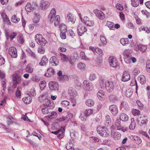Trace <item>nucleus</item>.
Masks as SVG:
<instances>
[{"label":"nucleus","mask_w":150,"mask_h":150,"mask_svg":"<svg viewBox=\"0 0 150 150\" xmlns=\"http://www.w3.org/2000/svg\"><path fill=\"white\" fill-rule=\"evenodd\" d=\"M48 59L44 56L42 57L40 64L41 66L45 65L48 63Z\"/></svg>","instance_id":"nucleus-35"},{"label":"nucleus","mask_w":150,"mask_h":150,"mask_svg":"<svg viewBox=\"0 0 150 150\" xmlns=\"http://www.w3.org/2000/svg\"><path fill=\"white\" fill-rule=\"evenodd\" d=\"M67 32H61L60 36L61 38L62 39H65L66 38V33Z\"/></svg>","instance_id":"nucleus-62"},{"label":"nucleus","mask_w":150,"mask_h":150,"mask_svg":"<svg viewBox=\"0 0 150 150\" xmlns=\"http://www.w3.org/2000/svg\"><path fill=\"white\" fill-rule=\"evenodd\" d=\"M71 79L77 86H80L81 83L78 80V78L76 75H73L71 76Z\"/></svg>","instance_id":"nucleus-37"},{"label":"nucleus","mask_w":150,"mask_h":150,"mask_svg":"<svg viewBox=\"0 0 150 150\" xmlns=\"http://www.w3.org/2000/svg\"><path fill=\"white\" fill-rule=\"evenodd\" d=\"M30 79L33 82H38L40 80V79L36 74L33 75L31 78Z\"/></svg>","instance_id":"nucleus-40"},{"label":"nucleus","mask_w":150,"mask_h":150,"mask_svg":"<svg viewBox=\"0 0 150 150\" xmlns=\"http://www.w3.org/2000/svg\"><path fill=\"white\" fill-rule=\"evenodd\" d=\"M65 129L63 127H61L59 129V133L58 134L57 137L59 139L63 138L64 135Z\"/></svg>","instance_id":"nucleus-32"},{"label":"nucleus","mask_w":150,"mask_h":150,"mask_svg":"<svg viewBox=\"0 0 150 150\" xmlns=\"http://www.w3.org/2000/svg\"><path fill=\"white\" fill-rule=\"evenodd\" d=\"M93 112V111L92 109H88L86 110L84 112V114L86 117H87Z\"/></svg>","instance_id":"nucleus-47"},{"label":"nucleus","mask_w":150,"mask_h":150,"mask_svg":"<svg viewBox=\"0 0 150 150\" xmlns=\"http://www.w3.org/2000/svg\"><path fill=\"white\" fill-rule=\"evenodd\" d=\"M120 42L122 45H125L129 43V41L127 38H122L120 40Z\"/></svg>","instance_id":"nucleus-44"},{"label":"nucleus","mask_w":150,"mask_h":150,"mask_svg":"<svg viewBox=\"0 0 150 150\" xmlns=\"http://www.w3.org/2000/svg\"><path fill=\"white\" fill-rule=\"evenodd\" d=\"M1 17L3 21L7 24H9L10 22V21L6 13L2 12L1 13Z\"/></svg>","instance_id":"nucleus-25"},{"label":"nucleus","mask_w":150,"mask_h":150,"mask_svg":"<svg viewBox=\"0 0 150 150\" xmlns=\"http://www.w3.org/2000/svg\"><path fill=\"white\" fill-rule=\"evenodd\" d=\"M131 5L134 7H137L140 4H142L144 0H131Z\"/></svg>","instance_id":"nucleus-21"},{"label":"nucleus","mask_w":150,"mask_h":150,"mask_svg":"<svg viewBox=\"0 0 150 150\" xmlns=\"http://www.w3.org/2000/svg\"><path fill=\"white\" fill-rule=\"evenodd\" d=\"M16 96L18 98H20L21 96V92L18 88L16 93Z\"/></svg>","instance_id":"nucleus-64"},{"label":"nucleus","mask_w":150,"mask_h":150,"mask_svg":"<svg viewBox=\"0 0 150 150\" xmlns=\"http://www.w3.org/2000/svg\"><path fill=\"white\" fill-rule=\"evenodd\" d=\"M132 74L134 75H137L140 73V70L138 68H135L132 71Z\"/></svg>","instance_id":"nucleus-57"},{"label":"nucleus","mask_w":150,"mask_h":150,"mask_svg":"<svg viewBox=\"0 0 150 150\" xmlns=\"http://www.w3.org/2000/svg\"><path fill=\"white\" fill-rule=\"evenodd\" d=\"M11 21L13 23H16L20 21V19L16 15H14L12 16L11 18Z\"/></svg>","instance_id":"nucleus-45"},{"label":"nucleus","mask_w":150,"mask_h":150,"mask_svg":"<svg viewBox=\"0 0 150 150\" xmlns=\"http://www.w3.org/2000/svg\"><path fill=\"white\" fill-rule=\"evenodd\" d=\"M40 89L43 90L46 86V82L44 81H40Z\"/></svg>","instance_id":"nucleus-49"},{"label":"nucleus","mask_w":150,"mask_h":150,"mask_svg":"<svg viewBox=\"0 0 150 150\" xmlns=\"http://www.w3.org/2000/svg\"><path fill=\"white\" fill-rule=\"evenodd\" d=\"M109 110L112 114L115 115L118 113V110L117 107L115 105H111L109 107Z\"/></svg>","instance_id":"nucleus-14"},{"label":"nucleus","mask_w":150,"mask_h":150,"mask_svg":"<svg viewBox=\"0 0 150 150\" xmlns=\"http://www.w3.org/2000/svg\"><path fill=\"white\" fill-rule=\"evenodd\" d=\"M132 91L129 89L127 90L125 92L126 96L128 97H129L132 95Z\"/></svg>","instance_id":"nucleus-61"},{"label":"nucleus","mask_w":150,"mask_h":150,"mask_svg":"<svg viewBox=\"0 0 150 150\" xmlns=\"http://www.w3.org/2000/svg\"><path fill=\"white\" fill-rule=\"evenodd\" d=\"M94 104V101L91 99H88L86 101V104L88 106H92Z\"/></svg>","instance_id":"nucleus-48"},{"label":"nucleus","mask_w":150,"mask_h":150,"mask_svg":"<svg viewBox=\"0 0 150 150\" xmlns=\"http://www.w3.org/2000/svg\"><path fill=\"white\" fill-rule=\"evenodd\" d=\"M17 40L20 44H23L24 42V40L22 34H18L17 37Z\"/></svg>","instance_id":"nucleus-43"},{"label":"nucleus","mask_w":150,"mask_h":150,"mask_svg":"<svg viewBox=\"0 0 150 150\" xmlns=\"http://www.w3.org/2000/svg\"><path fill=\"white\" fill-rule=\"evenodd\" d=\"M68 91L71 97V98H72L74 100H75V99H74L73 98L75 97L77 95V93L76 91L73 90L72 88L70 87L68 90Z\"/></svg>","instance_id":"nucleus-23"},{"label":"nucleus","mask_w":150,"mask_h":150,"mask_svg":"<svg viewBox=\"0 0 150 150\" xmlns=\"http://www.w3.org/2000/svg\"><path fill=\"white\" fill-rule=\"evenodd\" d=\"M117 129L119 130H121L122 132H124L127 131V129L126 127L122 126L121 125L120 127L119 128H118Z\"/></svg>","instance_id":"nucleus-56"},{"label":"nucleus","mask_w":150,"mask_h":150,"mask_svg":"<svg viewBox=\"0 0 150 150\" xmlns=\"http://www.w3.org/2000/svg\"><path fill=\"white\" fill-rule=\"evenodd\" d=\"M106 84L105 88L107 91L109 92H112L114 89V86L112 81H107Z\"/></svg>","instance_id":"nucleus-7"},{"label":"nucleus","mask_w":150,"mask_h":150,"mask_svg":"<svg viewBox=\"0 0 150 150\" xmlns=\"http://www.w3.org/2000/svg\"><path fill=\"white\" fill-rule=\"evenodd\" d=\"M5 34L7 39H10L11 40H12L15 38V37L16 36L17 34L16 32H13L9 33L6 32L5 33Z\"/></svg>","instance_id":"nucleus-17"},{"label":"nucleus","mask_w":150,"mask_h":150,"mask_svg":"<svg viewBox=\"0 0 150 150\" xmlns=\"http://www.w3.org/2000/svg\"><path fill=\"white\" fill-rule=\"evenodd\" d=\"M105 26L108 27L110 30H114V24L110 21H107Z\"/></svg>","instance_id":"nucleus-34"},{"label":"nucleus","mask_w":150,"mask_h":150,"mask_svg":"<svg viewBox=\"0 0 150 150\" xmlns=\"http://www.w3.org/2000/svg\"><path fill=\"white\" fill-rule=\"evenodd\" d=\"M50 5V3L47 1H42L40 4V7L42 9H47Z\"/></svg>","instance_id":"nucleus-19"},{"label":"nucleus","mask_w":150,"mask_h":150,"mask_svg":"<svg viewBox=\"0 0 150 150\" xmlns=\"http://www.w3.org/2000/svg\"><path fill=\"white\" fill-rule=\"evenodd\" d=\"M22 100L23 102L26 104H29L32 101L31 98L29 96L24 97Z\"/></svg>","instance_id":"nucleus-39"},{"label":"nucleus","mask_w":150,"mask_h":150,"mask_svg":"<svg viewBox=\"0 0 150 150\" xmlns=\"http://www.w3.org/2000/svg\"><path fill=\"white\" fill-rule=\"evenodd\" d=\"M9 54L13 57L16 58L17 57V51L14 47H12L9 49Z\"/></svg>","instance_id":"nucleus-10"},{"label":"nucleus","mask_w":150,"mask_h":150,"mask_svg":"<svg viewBox=\"0 0 150 150\" xmlns=\"http://www.w3.org/2000/svg\"><path fill=\"white\" fill-rule=\"evenodd\" d=\"M120 119L122 121L126 122L128 121L129 117L125 114L122 113L120 115Z\"/></svg>","instance_id":"nucleus-30"},{"label":"nucleus","mask_w":150,"mask_h":150,"mask_svg":"<svg viewBox=\"0 0 150 150\" xmlns=\"http://www.w3.org/2000/svg\"><path fill=\"white\" fill-rule=\"evenodd\" d=\"M112 136L115 140H117L120 138L121 134L119 132H115L114 133H112L111 134Z\"/></svg>","instance_id":"nucleus-36"},{"label":"nucleus","mask_w":150,"mask_h":150,"mask_svg":"<svg viewBox=\"0 0 150 150\" xmlns=\"http://www.w3.org/2000/svg\"><path fill=\"white\" fill-rule=\"evenodd\" d=\"M136 123L134 119L132 118L131 119V123L129 126V129L132 130H134L135 128Z\"/></svg>","instance_id":"nucleus-33"},{"label":"nucleus","mask_w":150,"mask_h":150,"mask_svg":"<svg viewBox=\"0 0 150 150\" xmlns=\"http://www.w3.org/2000/svg\"><path fill=\"white\" fill-rule=\"evenodd\" d=\"M35 38L36 43L40 45L44 46L48 43L43 36L41 34H37L35 36Z\"/></svg>","instance_id":"nucleus-2"},{"label":"nucleus","mask_w":150,"mask_h":150,"mask_svg":"<svg viewBox=\"0 0 150 150\" xmlns=\"http://www.w3.org/2000/svg\"><path fill=\"white\" fill-rule=\"evenodd\" d=\"M141 12L143 15H146L147 18L149 17L150 16V13L148 12L146 10H142Z\"/></svg>","instance_id":"nucleus-60"},{"label":"nucleus","mask_w":150,"mask_h":150,"mask_svg":"<svg viewBox=\"0 0 150 150\" xmlns=\"http://www.w3.org/2000/svg\"><path fill=\"white\" fill-rule=\"evenodd\" d=\"M78 34L80 36H81L85 33L87 31V29L83 24L81 23L77 27Z\"/></svg>","instance_id":"nucleus-4"},{"label":"nucleus","mask_w":150,"mask_h":150,"mask_svg":"<svg viewBox=\"0 0 150 150\" xmlns=\"http://www.w3.org/2000/svg\"><path fill=\"white\" fill-rule=\"evenodd\" d=\"M62 105L64 107H66L69 105V102L67 100L63 101L61 103Z\"/></svg>","instance_id":"nucleus-58"},{"label":"nucleus","mask_w":150,"mask_h":150,"mask_svg":"<svg viewBox=\"0 0 150 150\" xmlns=\"http://www.w3.org/2000/svg\"><path fill=\"white\" fill-rule=\"evenodd\" d=\"M107 81L103 79H100L99 80V85L101 88L105 87Z\"/></svg>","instance_id":"nucleus-31"},{"label":"nucleus","mask_w":150,"mask_h":150,"mask_svg":"<svg viewBox=\"0 0 150 150\" xmlns=\"http://www.w3.org/2000/svg\"><path fill=\"white\" fill-rule=\"evenodd\" d=\"M49 86L50 89L53 90H57L59 88L58 83L54 81L50 82L49 83Z\"/></svg>","instance_id":"nucleus-9"},{"label":"nucleus","mask_w":150,"mask_h":150,"mask_svg":"<svg viewBox=\"0 0 150 150\" xmlns=\"http://www.w3.org/2000/svg\"><path fill=\"white\" fill-rule=\"evenodd\" d=\"M131 78L129 73L128 71H124L122 74V80L124 82L129 80Z\"/></svg>","instance_id":"nucleus-13"},{"label":"nucleus","mask_w":150,"mask_h":150,"mask_svg":"<svg viewBox=\"0 0 150 150\" xmlns=\"http://www.w3.org/2000/svg\"><path fill=\"white\" fill-rule=\"evenodd\" d=\"M54 74V71L53 69L52 68L48 69L47 71V72L45 73V75L47 77H50L53 75Z\"/></svg>","instance_id":"nucleus-38"},{"label":"nucleus","mask_w":150,"mask_h":150,"mask_svg":"<svg viewBox=\"0 0 150 150\" xmlns=\"http://www.w3.org/2000/svg\"><path fill=\"white\" fill-rule=\"evenodd\" d=\"M38 52L40 54H44L45 52V50L43 47H40L38 48Z\"/></svg>","instance_id":"nucleus-54"},{"label":"nucleus","mask_w":150,"mask_h":150,"mask_svg":"<svg viewBox=\"0 0 150 150\" xmlns=\"http://www.w3.org/2000/svg\"><path fill=\"white\" fill-rule=\"evenodd\" d=\"M93 12L96 16L100 20H103L105 18L104 13L101 11L97 9H95L94 10Z\"/></svg>","instance_id":"nucleus-8"},{"label":"nucleus","mask_w":150,"mask_h":150,"mask_svg":"<svg viewBox=\"0 0 150 150\" xmlns=\"http://www.w3.org/2000/svg\"><path fill=\"white\" fill-rule=\"evenodd\" d=\"M26 71L30 73H32L34 70V68L33 66L30 65L28 64L26 67Z\"/></svg>","instance_id":"nucleus-42"},{"label":"nucleus","mask_w":150,"mask_h":150,"mask_svg":"<svg viewBox=\"0 0 150 150\" xmlns=\"http://www.w3.org/2000/svg\"><path fill=\"white\" fill-rule=\"evenodd\" d=\"M29 94L30 95L34 96L36 95V91L34 88H32L30 91Z\"/></svg>","instance_id":"nucleus-63"},{"label":"nucleus","mask_w":150,"mask_h":150,"mask_svg":"<svg viewBox=\"0 0 150 150\" xmlns=\"http://www.w3.org/2000/svg\"><path fill=\"white\" fill-rule=\"evenodd\" d=\"M138 79L139 80L142 84H144L146 82V79L145 76L143 75H140L138 77Z\"/></svg>","instance_id":"nucleus-41"},{"label":"nucleus","mask_w":150,"mask_h":150,"mask_svg":"<svg viewBox=\"0 0 150 150\" xmlns=\"http://www.w3.org/2000/svg\"><path fill=\"white\" fill-rule=\"evenodd\" d=\"M129 138L132 140L134 142L137 144L141 143L142 142L140 138L137 136L131 135L129 136Z\"/></svg>","instance_id":"nucleus-16"},{"label":"nucleus","mask_w":150,"mask_h":150,"mask_svg":"<svg viewBox=\"0 0 150 150\" xmlns=\"http://www.w3.org/2000/svg\"><path fill=\"white\" fill-rule=\"evenodd\" d=\"M139 31H144L147 33H148L149 30L148 28L144 25H142L139 28Z\"/></svg>","instance_id":"nucleus-46"},{"label":"nucleus","mask_w":150,"mask_h":150,"mask_svg":"<svg viewBox=\"0 0 150 150\" xmlns=\"http://www.w3.org/2000/svg\"><path fill=\"white\" fill-rule=\"evenodd\" d=\"M140 121L142 125L145 124L148 122L147 116L146 115H141L140 117Z\"/></svg>","instance_id":"nucleus-29"},{"label":"nucleus","mask_w":150,"mask_h":150,"mask_svg":"<svg viewBox=\"0 0 150 150\" xmlns=\"http://www.w3.org/2000/svg\"><path fill=\"white\" fill-rule=\"evenodd\" d=\"M83 21L86 25L89 26H92L94 25V22L87 16L83 17Z\"/></svg>","instance_id":"nucleus-6"},{"label":"nucleus","mask_w":150,"mask_h":150,"mask_svg":"<svg viewBox=\"0 0 150 150\" xmlns=\"http://www.w3.org/2000/svg\"><path fill=\"white\" fill-rule=\"evenodd\" d=\"M115 7L117 9L119 10L122 11L124 9L123 6L120 4H116Z\"/></svg>","instance_id":"nucleus-59"},{"label":"nucleus","mask_w":150,"mask_h":150,"mask_svg":"<svg viewBox=\"0 0 150 150\" xmlns=\"http://www.w3.org/2000/svg\"><path fill=\"white\" fill-rule=\"evenodd\" d=\"M97 130V132L101 136L105 137L107 136L108 135V130L106 127L98 126Z\"/></svg>","instance_id":"nucleus-3"},{"label":"nucleus","mask_w":150,"mask_h":150,"mask_svg":"<svg viewBox=\"0 0 150 150\" xmlns=\"http://www.w3.org/2000/svg\"><path fill=\"white\" fill-rule=\"evenodd\" d=\"M66 19L69 21V22H71L72 23H74L76 21V19L74 18L73 14L70 12L67 13Z\"/></svg>","instance_id":"nucleus-22"},{"label":"nucleus","mask_w":150,"mask_h":150,"mask_svg":"<svg viewBox=\"0 0 150 150\" xmlns=\"http://www.w3.org/2000/svg\"><path fill=\"white\" fill-rule=\"evenodd\" d=\"M60 57L61 60L64 62H67L69 58V56L62 53H60Z\"/></svg>","instance_id":"nucleus-27"},{"label":"nucleus","mask_w":150,"mask_h":150,"mask_svg":"<svg viewBox=\"0 0 150 150\" xmlns=\"http://www.w3.org/2000/svg\"><path fill=\"white\" fill-rule=\"evenodd\" d=\"M108 61L111 67L115 68L117 66L118 63L116 60L115 58L112 57H110L108 59Z\"/></svg>","instance_id":"nucleus-12"},{"label":"nucleus","mask_w":150,"mask_h":150,"mask_svg":"<svg viewBox=\"0 0 150 150\" xmlns=\"http://www.w3.org/2000/svg\"><path fill=\"white\" fill-rule=\"evenodd\" d=\"M59 28L61 32H67V26L64 24H61Z\"/></svg>","instance_id":"nucleus-50"},{"label":"nucleus","mask_w":150,"mask_h":150,"mask_svg":"<svg viewBox=\"0 0 150 150\" xmlns=\"http://www.w3.org/2000/svg\"><path fill=\"white\" fill-rule=\"evenodd\" d=\"M121 120L120 119H117L115 122V125L117 129L118 128H119L120 127L121 125Z\"/></svg>","instance_id":"nucleus-53"},{"label":"nucleus","mask_w":150,"mask_h":150,"mask_svg":"<svg viewBox=\"0 0 150 150\" xmlns=\"http://www.w3.org/2000/svg\"><path fill=\"white\" fill-rule=\"evenodd\" d=\"M146 49L147 47L145 45H140V51L142 53L146 52Z\"/></svg>","instance_id":"nucleus-55"},{"label":"nucleus","mask_w":150,"mask_h":150,"mask_svg":"<svg viewBox=\"0 0 150 150\" xmlns=\"http://www.w3.org/2000/svg\"><path fill=\"white\" fill-rule=\"evenodd\" d=\"M37 6L36 4H33L32 5L30 3H28L25 6V9L27 11L30 12L34 10Z\"/></svg>","instance_id":"nucleus-11"},{"label":"nucleus","mask_w":150,"mask_h":150,"mask_svg":"<svg viewBox=\"0 0 150 150\" xmlns=\"http://www.w3.org/2000/svg\"><path fill=\"white\" fill-rule=\"evenodd\" d=\"M111 124V120L110 117L109 115H107L105 116V126H109Z\"/></svg>","instance_id":"nucleus-28"},{"label":"nucleus","mask_w":150,"mask_h":150,"mask_svg":"<svg viewBox=\"0 0 150 150\" xmlns=\"http://www.w3.org/2000/svg\"><path fill=\"white\" fill-rule=\"evenodd\" d=\"M97 96L98 98L101 100H103L105 99V93L102 90H100L97 93Z\"/></svg>","instance_id":"nucleus-24"},{"label":"nucleus","mask_w":150,"mask_h":150,"mask_svg":"<svg viewBox=\"0 0 150 150\" xmlns=\"http://www.w3.org/2000/svg\"><path fill=\"white\" fill-rule=\"evenodd\" d=\"M56 13V12L55 8H52L48 17V20L50 22H54L55 25H58L59 24L60 21L59 16L57 15L55 17Z\"/></svg>","instance_id":"nucleus-1"},{"label":"nucleus","mask_w":150,"mask_h":150,"mask_svg":"<svg viewBox=\"0 0 150 150\" xmlns=\"http://www.w3.org/2000/svg\"><path fill=\"white\" fill-rule=\"evenodd\" d=\"M40 18V16L38 13L35 12L34 13L33 20L35 23H37L39 22Z\"/></svg>","instance_id":"nucleus-26"},{"label":"nucleus","mask_w":150,"mask_h":150,"mask_svg":"<svg viewBox=\"0 0 150 150\" xmlns=\"http://www.w3.org/2000/svg\"><path fill=\"white\" fill-rule=\"evenodd\" d=\"M82 87L85 91H90L93 89L92 83L87 80H84L83 81Z\"/></svg>","instance_id":"nucleus-5"},{"label":"nucleus","mask_w":150,"mask_h":150,"mask_svg":"<svg viewBox=\"0 0 150 150\" xmlns=\"http://www.w3.org/2000/svg\"><path fill=\"white\" fill-rule=\"evenodd\" d=\"M12 79L14 82L16 84H19L21 82V76L14 74L12 76Z\"/></svg>","instance_id":"nucleus-15"},{"label":"nucleus","mask_w":150,"mask_h":150,"mask_svg":"<svg viewBox=\"0 0 150 150\" xmlns=\"http://www.w3.org/2000/svg\"><path fill=\"white\" fill-rule=\"evenodd\" d=\"M50 62L52 66H56L59 64V61L55 56H53L50 58Z\"/></svg>","instance_id":"nucleus-20"},{"label":"nucleus","mask_w":150,"mask_h":150,"mask_svg":"<svg viewBox=\"0 0 150 150\" xmlns=\"http://www.w3.org/2000/svg\"><path fill=\"white\" fill-rule=\"evenodd\" d=\"M66 149L67 150H74L73 144L70 143L67 144Z\"/></svg>","instance_id":"nucleus-52"},{"label":"nucleus","mask_w":150,"mask_h":150,"mask_svg":"<svg viewBox=\"0 0 150 150\" xmlns=\"http://www.w3.org/2000/svg\"><path fill=\"white\" fill-rule=\"evenodd\" d=\"M132 113L134 116H137L140 114V112L138 110L134 109L132 110Z\"/></svg>","instance_id":"nucleus-51"},{"label":"nucleus","mask_w":150,"mask_h":150,"mask_svg":"<svg viewBox=\"0 0 150 150\" xmlns=\"http://www.w3.org/2000/svg\"><path fill=\"white\" fill-rule=\"evenodd\" d=\"M57 113L55 112L52 111L49 112L48 115L46 117L48 120H50L57 118Z\"/></svg>","instance_id":"nucleus-18"}]
</instances>
